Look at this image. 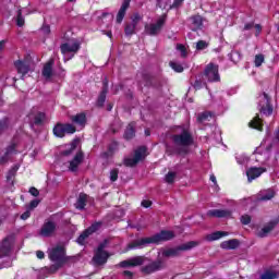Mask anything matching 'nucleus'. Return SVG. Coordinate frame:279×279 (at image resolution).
<instances>
[{
	"mask_svg": "<svg viewBox=\"0 0 279 279\" xmlns=\"http://www.w3.org/2000/svg\"><path fill=\"white\" fill-rule=\"evenodd\" d=\"M177 134L170 136L172 144L165 143L166 154L168 156H181V158H186L191 154V145L195 144V138L191 132L189 125L182 124L175 126Z\"/></svg>",
	"mask_w": 279,
	"mask_h": 279,
	"instance_id": "1",
	"label": "nucleus"
},
{
	"mask_svg": "<svg viewBox=\"0 0 279 279\" xmlns=\"http://www.w3.org/2000/svg\"><path fill=\"white\" fill-rule=\"evenodd\" d=\"M145 263H148V265H145ZM119 267H121L122 269H126L128 267H141L140 271L141 274H143V276H151V274L162 271L166 265L165 260H162L161 258L153 260L151 258L146 256H134L129 259L120 262Z\"/></svg>",
	"mask_w": 279,
	"mask_h": 279,
	"instance_id": "2",
	"label": "nucleus"
},
{
	"mask_svg": "<svg viewBox=\"0 0 279 279\" xmlns=\"http://www.w3.org/2000/svg\"><path fill=\"white\" fill-rule=\"evenodd\" d=\"M175 239V232L170 230H161L159 233L154 234L153 236L140 238L131 241L125 251L130 252L132 250H143V247H147L148 245H158V243H162V241H171Z\"/></svg>",
	"mask_w": 279,
	"mask_h": 279,
	"instance_id": "3",
	"label": "nucleus"
},
{
	"mask_svg": "<svg viewBox=\"0 0 279 279\" xmlns=\"http://www.w3.org/2000/svg\"><path fill=\"white\" fill-rule=\"evenodd\" d=\"M48 258L51 263H58V265H66L69 260H75V257L66 256V248L62 245L52 247L48 253Z\"/></svg>",
	"mask_w": 279,
	"mask_h": 279,
	"instance_id": "4",
	"label": "nucleus"
},
{
	"mask_svg": "<svg viewBox=\"0 0 279 279\" xmlns=\"http://www.w3.org/2000/svg\"><path fill=\"white\" fill-rule=\"evenodd\" d=\"M199 243L197 241H190L179 246L163 250L161 254L165 258H175L180 256L181 252H190V250H193V247H197Z\"/></svg>",
	"mask_w": 279,
	"mask_h": 279,
	"instance_id": "5",
	"label": "nucleus"
},
{
	"mask_svg": "<svg viewBox=\"0 0 279 279\" xmlns=\"http://www.w3.org/2000/svg\"><path fill=\"white\" fill-rule=\"evenodd\" d=\"M167 25V14H162L156 23L145 24L144 32L146 36H159L162 27Z\"/></svg>",
	"mask_w": 279,
	"mask_h": 279,
	"instance_id": "6",
	"label": "nucleus"
},
{
	"mask_svg": "<svg viewBox=\"0 0 279 279\" xmlns=\"http://www.w3.org/2000/svg\"><path fill=\"white\" fill-rule=\"evenodd\" d=\"M257 108L264 117H271V114H274V106L271 105V97H269V94L264 92L263 95L259 96Z\"/></svg>",
	"mask_w": 279,
	"mask_h": 279,
	"instance_id": "7",
	"label": "nucleus"
},
{
	"mask_svg": "<svg viewBox=\"0 0 279 279\" xmlns=\"http://www.w3.org/2000/svg\"><path fill=\"white\" fill-rule=\"evenodd\" d=\"M201 77H205L209 83L220 82L221 76H219V65L210 62L205 66L204 73L201 74Z\"/></svg>",
	"mask_w": 279,
	"mask_h": 279,
	"instance_id": "8",
	"label": "nucleus"
},
{
	"mask_svg": "<svg viewBox=\"0 0 279 279\" xmlns=\"http://www.w3.org/2000/svg\"><path fill=\"white\" fill-rule=\"evenodd\" d=\"M53 135L57 138H64L65 134H75L77 129L71 123H57L52 129Z\"/></svg>",
	"mask_w": 279,
	"mask_h": 279,
	"instance_id": "9",
	"label": "nucleus"
},
{
	"mask_svg": "<svg viewBox=\"0 0 279 279\" xmlns=\"http://www.w3.org/2000/svg\"><path fill=\"white\" fill-rule=\"evenodd\" d=\"M14 247V238L11 235L4 238L0 243V258H10Z\"/></svg>",
	"mask_w": 279,
	"mask_h": 279,
	"instance_id": "10",
	"label": "nucleus"
},
{
	"mask_svg": "<svg viewBox=\"0 0 279 279\" xmlns=\"http://www.w3.org/2000/svg\"><path fill=\"white\" fill-rule=\"evenodd\" d=\"M109 258H110V253H108V251L94 250V256L92 258V263L93 265H95V267H101L102 265H106V263H108Z\"/></svg>",
	"mask_w": 279,
	"mask_h": 279,
	"instance_id": "11",
	"label": "nucleus"
},
{
	"mask_svg": "<svg viewBox=\"0 0 279 279\" xmlns=\"http://www.w3.org/2000/svg\"><path fill=\"white\" fill-rule=\"evenodd\" d=\"M84 162V150L80 148L77 153L74 155L73 159L70 160L69 171L72 173H77L80 171V165Z\"/></svg>",
	"mask_w": 279,
	"mask_h": 279,
	"instance_id": "12",
	"label": "nucleus"
},
{
	"mask_svg": "<svg viewBox=\"0 0 279 279\" xmlns=\"http://www.w3.org/2000/svg\"><path fill=\"white\" fill-rule=\"evenodd\" d=\"M279 223V217L270 220L268 223H266L262 230L258 231L257 236H259V239H265L267 236H269V233L272 232V230H276V227Z\"/></svg>",
	"mask_w": 279,
	"mask_h": 279,
	"instance_id": "13",
	"label": "nucleus"
},
{
	"mask_svg": "<svg viewBox=\"0 0 279 279\" xmlns=\"http://www.w3.org/2000/svg\"><path fill=\"white\" fill-rule=\"evenodd\" d=\"M154 74H151L148 71H142L141 72V80L137 81V84L141 88V90H143V85L145 86V88H151V84L154 82Z\"/></svg>",
	"mask_w": 279,
	"mask_h": 279,
	"instance_id": "14",
	"label": "nucleus"
},
{
	"mask_svg": "<svg viewBox=\"0 0 279 279\" xmlns=\"http://www.w3.org/2000/svg\"><path fill=\"white\" fill-rule=\"evenodd\" d=\"M57 225L56 222L49 220L46 221L41 229L39 230L40 236H44L45 239H49V236H53V233L56 232Z\"/></svg>",
	"mask_w": 279,
	"mask_h": 279,
	"instance_id": "15",
	"label": "nucleus"
},
{
	"mask_svg": "<svg viewBox=\"0 0 279 279\" xmlns=\"http://www.w3.org/2000/svg\"><path fill=\"white\" fill-rule=\"evenodd\" d=\"M60 49L63 56H66V53H77L81 49V45L78 41H74V43L68 41V43L61 44Z\"/></svg>",
	"mask_w": 279,
	"mask_h": 279,
	"instance_id": "16",
	"label": "nucleus"
},
{
	"mask_svg": "<svg viewBox=\"0 0 279 279\" xmlns=\"http://www.w3.org/2000/svg\"><path fill=\"white\" fill-rule=\"evenodd\" d=\"M80 137H75L71 143L65 144V149L60 151V156H63L65 158H69V156H73L75 149H77V145H80Z\"/></svg>",
	"mask_w": 279,
	"mask_h": 279,
	"instance_id": "17",
	"label": "nucleus"
},
{
	"mask_svg": "<svg viewBox=\"0 0 279 279\" xmlns=\"http://www.w3.org/2000/svg\"><path fill=\"white\" fill-rule=\"evenodd\" d=\"M45 119H47V114L43 111H38L36 114H29V126L34 129V126H40L45 123Z\"/></svg>",
	"mask_w": 279,
	"mask_h": 279,
	"instance_id": "18",
	"label": "nucleus"
},
{
	"mask_svg": "<svg viewBox=\"0 0 279 279\" xmlns=\"http://www.w3.org/2000/svg\"><path fill=\"white\" fill-rule=\"evenodd\" d=\"M70 121L77 125L81 130H84L86 128V123L88 122V119L86 118V113L81 112L76 113L75 116L70 117Z\"/></svg>",
	"mask_w": 279,
	"mask_h": 279,
	"instance_id": "19",
	"label": "nucleus"
},
{
	"mask_svg": "<svg viewBox=\"0 0 279 279\" xmlns=\"http://www.w3.org/2000/svg\"><path fill=\"white\" fill-rule=\"evenodd\" d=\"M108 95V78H105L102 81V88L101 92L97 98L96 106L97 108H104L106 104V96Z\"/></svg>",
	"mask_w": 279,
	"mask_h": 279,
	"instance_id": "20",
	"label": "nucleus"
},
{
	"mask_svg": "<svg viewBox=\"0 0 279 279\" xmlns=\"http://www.w3.org/2000/svg\"><path fill=\"white\" fill-rule=\"evenodd\" d=\"M207 217H216V219H223V218L232 217V210L210 209L207 211Z\"/></svg>",
	"mask_w": 279,
	"mask_h": 279,
	"instance_id": "21",
	"label": "nucleus"
},
{
	"mask_svg": "<svg viewBox=\"0 0 279 279\" xmlns=\"http://www.w3.org/2000/svg\"><path fill=\"white\" fill-rule=\"evenodd\" d=\"M265 171H267L266 168L259 167H251L247 169L246 171V175H247V180L248 182H252L253 180H256V178H260V175H263V173H265Z\"/></svg>",
	"mask_w": 279,
	"mask_h": 279,
	"instance_id": "22",
	"label": "nucleus"
},
{
	"mask_svg": "<svg viewBox=\"0 0 279 279\" xmlns=\"http://www.w3.org/2000/svg\"><path fill=\"white\" fill-rule=\"evenodd\" d=\"M132 0H123L122 5L120 7L118 14H117V23L121 25L123 23V19H125V14L128 12V9L130 8V3Z\"/></svg>",
	"mask_w": 279,
	"mask_h": 279,
	"instance_id": "23",
	"label": "nucleus"
},
{
	"mask_svg": "<svg viewBox=\"0 0 279 279\" xmlns=\"http://www.w3.org/2000/svg\"><path fill=\"white\" fill-rule=\"evenodd\" d=\"M53 64H56V61L53 59H49V61L44 65L41 75L46 80H51V77H53Z\"/></svg>",
	"mask_w": 279,
	"mask_h": 279,
	"instance_id": "24",
	"label": "nucleus"
},
{
	"mask_svg": "<svg viewBox=\"0 0 279 279\" xmlns=\"http://www.w3.org/2000/svg\"><path fill=\"white\" fill-rule=\"evenodd\" d=\"M276 197V191L268 189L260 191L257 196L258 202H269Z\"/></svg>",
	"mask_w": 279,
	"mask_h": 279,
	"instance_id": "25",
	"label": "nucleus"
},
{
	"mask_svg": "<svg viewBox=\"0 0 279 279\" xmlns=\"http://www.w3.org/2000/svg\"><path fill=\"white\" fill-rule=\"evenodd\" d=\"M192 32H198L204 26V19L202 15H192L190 17Z\"/></svg>",
	"mask_w": 279,
	"mask_h": 279,
	"instance_id": "26",
	"label": "nucleus"
},
{
	"mask_svg": "<svg viewBox=\"0 0 279 279\" xmlns=\"http://www.w3.org/2000/svg\"><path fill=\"white\" fill-rule=\"evenodd\" d=\"M14 66L17 71V73H20L22 75V80L25 77V75H27L29 73V65L27 63L23 62V60L14 61Z\"/></svg>",
	"mask_w": 279,
	"mask_h": 279,
	"instance_id": "27",
	"label": "nucleus"
},
{
	"mask_svg": "<svg viewBox=\"0 0 279 279\" xmlns=\"http://www.w3.org/2000/svg\"><path fill=\"white\" fill-rule=\"evenodd\" d=\"M135 136H136V126L134 122H130L124 130L123 138L124 141H132V138H134Z\"/></svg>",
	"mask_w": 279,
	"mask_h": 279,
	"instance_id": "28",
	"label": "nucleus"
},
{
	"mask_svg": "<svg viewBox=\"0 0 279 279\" xmlns=\"http://www.w3.org/2000/svg\"><path fill=\"white\" fill-rule=\"evenodd\" d=\"M214 117H215V112L203 111L197 114L196 121H197V123H199L202 125V124L206 123V121H210V119H213Z\"/></svg>",
	"mask_w": 279,
	"mask_h": 279,
	"instance_id": "29",
	"label": "nucleus"
},
{
	"mask_svg": "<svg viewBox=\"0 0 279 279\" xmlns=\"http://www.w3.org/2000/svg\"><path fill=\"white\" fill-rule=\"evenodd\" d=\"M86 202H88V195L81 193L74 204L76 210H84L86 208Z\"/></svg>",
	"mask_w": 279,
	"mask_h": 279,
	"instance_id": "30",
	"label": "nucleus"
},
{
	"mask_svg": "<svg viewBox=\"0 0 279 279\" xmlns=\"http://www.w3.org/2000/svg\"><path fill=\"white\" fill-rule=\"evenodd\" d=\"M147 146H138L135 150H134V159L138 162L145 160V157L147 156Z\"/></svg>",
	"mask_w": 279,
	"mask_h": 279,
	"instance_id": "31",
	"label": "nucleus"
},
{
	"mask_svg": "<svg viewBox=\"0 0 279 279\" xmlns=\"http://www.w3.org/2000/svg\"><path fill=\"white\" fill-rule=\"evenodd\" d=\"M167 84V81L159 76H153V83L150 85V88H154L155 90L162 92V86Z\"/></svg>",
	"mask_w": 279,
	"mask_h": 279,
	"instance_id": "32",
	"label": "nucleus"
},
{
	"mask_svg": "<svg viewBox=\"0 0 279 279\" xmlns=\"http://www.w3.org/2000/svg\"><path fill=\"white\" fill-rule=\"evenodd\" d=\"M239 245H241V241H239L238 239H232L229 241H223L220 244V247L222 250H236V247H239Z\"/></svg>",
	"mask_w": 279,
	"mask_h": 279,
	"instance_id": "33",
	"label": "nucleus"
},
{
	"mask_svg": "<svg viewBox=\"0 0 279 279\" xmlns=\"http://www.w3.org/2000/svg\"><path fill=\"white\" fill-rule=\"evenodd\" d=\"M19 171V165L13 166L7 173V182L14 186V178H16V173Z\"/></svg>",
	"mask_w": 279,
	"mask_h": 279,
	"instance_id": "34",
	"label": "nucleus"
},
{
	"mask_svg": "<svg viewBox=\"0 0 279 279\" xmlns=\"http://www.w3.org/2000/svg\"><path fill=\"white\" fill-rule=\"evenodd\" d=\"M229 60H231V62H233V64H239V62H241V59L243 58V54H241V51L239 50H232L229 54H228Z\"/></svg>",
	"mask_w": 279,
	"mask_h": 279,
	"instance_id": "35",
	"label": "nucleus"
},
{
	"mask_svg": "<svg viewBox=\"0 0 279 279\" xmlns=\"http://www.w3.org/2000/svg\"><path fill=\"white\" fill-rule=\"evenodd\" d=\"M222 236H228V232L226 231H216L213 232L211 234H208L206 240L207 241H219V239H222Z\"/></svg>",
	"mask_w": 279,
	"mask_h": 279,
	"instance_id": "36",
	"label": "nucleus"
},
{
	"mask_svg": "<svg viewBox=\"0 0 279 279\" xmlns=\"http://www.w3.org/2000/svg\"><path fill=\"white\" fill-rule=\"evenodd\" d=\"M250 128H253V130H258L259 132H263V120H260V117L256 116L250 123Z\"/></svg>",
	"mask_w": 279,
	"mask_h": 279,
	"instance_id": "37",
	"label": "nucleus"
},
{
	"mask_svg": "<svg viewBox=\"0 0 279 279\" xmlns=\"http://www.w3.org/2000/svg\"><path fill=\"white\" fill-rule=\"evenodd\" d=\"M136 24L134 23H129L124 26V34L125 36L130 37V36H134V34H136Z\"/></svg>",
	"mask_w": 279,
	"mask_h": 279,
	"instance_id": "38",
	"label": "nucleus"
},
{
	"mask_svg": "<svg viewBox=\"0 0 279 279\" xmlns=\"http://www.w3.org/2000/svg\"><path fill=\"white\" fill-rule=\"evenodd\" d=\"M10 129V118L3 117L0 119V136L5 132V130Z\"/></svg>",
	"mask_w": 279,
	"mask_h": 279,
	"instance_id": "39",
	"label": "nucleus"
},
{
	"mask_svg": "<svg viewBox=\"0 0 279 279\" xmlns=\"http://www.w3.org/2000/svg\"><path fill=\"white\" fill-rule=\"evenodd\" d=\"M101 226H104L101 221L94 222L90 227L85 229V231H87L88 235L90 236V234H95V232H98V230L101 229Z\"/></svg>",
	"mask_w": 279,
	"mask_h": 279,
	"instance_id": "40",
	"label": "nucleus"
},
{
	"mask_svg": "<svg viewBox=\"0 0 279 279\" xmlns=\"http://www.w3.org/2000/svg\"><path fill=\"white\" fill-rule=\"evenodd\" d=\"M191 86L194 87V90H202V88H204V86H208L206 84V82L202 81V78H196L195 82H191Z\"/></svg>",
	"mask_w": 279,
	"mask_h": 279,
	"instance_id": "41",
	"label": "nucleus"
},
{
	"mask_svg": "<svg viewBox=\"0 0 279 279\" xmlns=\"http://www.w3.org/2000/svg\"><path fill=\"white\" fill-rule=\"evenodd\" d=\"M16 25L17 27H23L25 25V17H23V10H17V16H16Z\"/></svg>",
	"mask_w": 279,
	"mask_h": 279,
	"instance_id": "42",
	"label": "nucleus"
},
{
	"mask_svg": "<svg viewBox=\"0 0 279 279\" xmlns=\"http://www.w3.org/2000/svg\"><path fill=\"white\" fill-rule=\"evenodd\" d=\"M123 165H124V167L134 168V167H136V165H138V161L134 157L133 158H124Z\"/></svg>",
	"mask_w": 279,
	"mask_h": 279,
	"instance_id": "43",
	"label": "nucleus"
},
{
	"mask_svg": "<svg viewBox=\"0 0 279 279\" xmlns=\"http://www.w3.org/2000/svg\"><path fill=\"white\" fill-rule=\"evenodd\" d=\"M170 66L175 71V73H182L184 71V66L179 62L170 61Z\"/></svg>",
	"mask_w": 279,
	"mask_h": 279,
	"instance_id": "44",
	"label": "nucleus"
},
{
	"mask_svg": "<svg viewBox=\"0 0 279 279\" xmlns=\"http://www.w3.org/2000/svg\"><path fill=\"white\" fill-rule=\"evenodd\" d=\"M119 149V142L112 141L108 146H107V151L111 153L114 155V151Z\"/></svg>",
	"mask_w": 279,
	"mask_h": 279,
	"instance_id": "45",
	"label": "nucleus"
},
{
	"mask_svg": "<svg viewBox=\"0 0 279 279\" xmlns=\"http://www.w3.org/2000/svg\"><path fill=\"white\" fill-rule=\"evenodd\" d=\"M108 245H110V240L109 239H105L102 242H100L96 248V251L98 252H106V247H108Z\"/></svg>",
	"mask_w": 279,
	"mask_h": 279,
	"instance_id": "46",
	"label": "nucleus"
},
{
	"mask_svg": "<svg viewBox=\"0 0 279 279\" xmlns=\"http://www.w3.org/2000/svg\"><path fill=\"white\" fill-rule=\"evenodd\" d=\"M263 62H265V54L259 53L255 56L254 64L255 66H263Z\"/></svg>",
	"mask_w": 279,
	"mask_h": 279,
	"instance_id": "47",
	"label": "nucleus"
},
{
	"mask_svg": "<svg viewBox=\"0 0 279 279\" xmlns=\"http://www.w3.org/2000/svg\"><path fill=\"white\" fill-rule=\"evenodd\" d=\"M90 235L88 234V232L85 230L82 232V234L77 238L76 243H78V245H84L86 239H88Z\"/></svg>",
	"mask_w": 279,
	"mask_h": 279,
	"instance_id": "48",
	"label": "nucleus"
},
{
	"mask_svg": "<svg viewBox=\"0 0 279 279\" xmlns=\"http://www.w3.org/2000/svg\"><path fill=\"white\" fill-rule=\"evenodd\" d=\"M208 43L206 40H198L196 43V51H204V49H208Z\"/></svg>",
	"mask_w": 279,
	"mask_h": 279,
	"instance_id": "49",
	"label": "nucleus"
},
{
	"mask_svg": "<svg viewBox=\"0 0 279 279\" xmlns=\"http://www.w3.org/2000/svg\"><path fill=\"white\" fill-rule=\"evenodd\" d=\"M175 172H168L165 177L167 184H173L175 182Z\"/></svg>",
	"mask_w": 279,
	"mask_h": 279,
	"instance_id": "50",
	"label": "nucleus"
},
{
	"mask_svg": "<svg viewBox=\"0 0 279 279\" xmlns=\"http://www.w3.org/2000/svg\"><path fill=\"white\" fill-rule=\"evenodd\" d=\"M235 160H236L238 165H247V162H250V157L240 155V156L235 157Z\"/></svg>",
	"mask_w": 279,
	"mask_h": 279,
	"instance_id": "51",
	"label": "nucleus"
},
{
	"mask_svg": "<svg viewBox=\"0 0 279 279\" xmlns=\"http://www.w3.org/2000/svg\"><path fill=\"white\" fill-rule=\"evenodd\" d=\"M141 21H143V16L141 15V13H134L131 16V23H133V25H138V23H141Z\"/></svg>",
	"mask_w": 279,
	"mask_h": 279,
	"instance_id": "52",
	"label": "nucleus"
},
{
	"mask_svg": "<svg viewBox=\"0 0 279 279\" xmlns=\"http://www.w3.org/2000/svg\"><path fill=\"white\" fill-rule=\"evenodd\" d=\"M242 226H250L252 223V217L250 215H243L240 218Z\"/></svg>",
	"mask_w": 279,
	"mask_h": 279,
	"instance_id": "53",
	"label": "nucleus"
},
{
	"mask_svg": "<svg viewBox=\"0 0 279 279\" xmlns=\"http://www.w3.org/2000/svg\"><path fill=\"white\" fill-rule=\"evenodd\" d=\"M10 267H12V258L10 257L0 263V269H8Z\"/></svg>",
	"mask_w": 279,
	"mask_h": 279,
	"instance_id": "54",
	"label": "nucleus"
},
{
	"mask_svg": "<svg viewBox=\"0 0 279 279\" xmlns=\"http://www.w3.org/2000/svg\"><path fill=\"white\" fill-rule=\"evenodd\" d=\"M177 49L178 51H180L181 58H186V56H189V53L186 52V47L184 45L178 44Z\"/></svg>",
	"mask_w": 279,
	"mask_h": 279,
	"instance_id": "55",
	"label": "nucleus"
},
{
	"mask_svg": "<svg viewBox=\"0 0 279 279\" xmlns=\"http://www.w3.org/2000/svg\"><path fill=\"white\" fill-rule=\"evenodd\" d=\"M110 181L111 182H117V180H119V169H112L110 171Z\"/></svg>",
	"mask_w": 279,
	"mask_h": 279,
	"instance_id": "56",
	"label": "nucleus"
},
{
	"mask_svg": "<svg viewBox=\"0 0 279 279\" xmlns=\"http://www.w3.org/2000/svg\"><path fill=\"white\" fill-rule=\"evenodd\" d=\"M53 263L54 264L50 266V271H52L53 274H56L58 269H62V267H64V264H58V262H53Z\"/></svg>",
	"mask_w": 279,
	"mask_h": 279,
	"instance_id": "57",
	"label": "nucleus"
},
{
	"mask_svg": "<svg viewBox=\"0 0 279 279\" xmlns=\"http://www.w3.org/2000/svg\"><path fill=\"white\" fill-rule=\"evenodd\" d=\"M29 217H32V209H26V211H24L20 218L23 220V221H27V219H29Z\"/></svg>",
	"mask_w": 279,
	"mask_h": 279,
	"instance_id": "58",
	"label": "nucleus"
},
{
	"mask_svg": "<svg viewBox=\"0 0 279 279\" xmlns=\"http://www.w3.org/2000/svg\"><path fill=\"white\" fill-rule=\"evenodd\" d=\"M40 31L43 32V34H45L46 36H49V34H51V26L44 24L40 27Z\"/></svg>",
	"mask_w": 279,
	"mask_h": 279,
	"instance_id": "59",
	"label": "nucleus"
},
{
	"mask_svg": "<svg viewBox=\"0 0 279 279\" xmlns=\"http://www.w3.org/2000/svg\"><path fill=\"white\" fill-rule=\"evenodd\" d=\"M38 204H40V201H38V199H33V201L29 203V205L27 206V208H28L29 210H34V208H37Z\"/></svg>",
	"mask_w": 279,
	"mask_h": 279,
	"instance_id": "60",
	"label": "nucleus"
},
{
	"mask_svg": "<svg viewBox=\"0 0 279 279\" xmlns=\"http://www.w3.org/2000/svg\"><path fill=\"white\" fill-rule=\"evenodd\" d=\"M112 156L114 155H112L110 150H107L100 154V158H102V160H108L109 158H112Z\"/></svg>",
	"mask_w": 279,
	"mask_h": 279,
	"instance_id": "61",
	"label": "nucleus"
},
{
	"mask_svg": "<svg viewBox=\"0 0 279 279\" xmlns=\"http://www.w3.org/2000/svg\"><path fill=\"white\" fill-rule=\"evenodd\" d=\"M28 193H31V195H33V197H38V195H40V192L38 191V189L32 186L29 190H28Z\"/></svg>",
	"mask_w": 279,
	"mask_h": 279,
	"instance_id": "62",
	"label": "nucleus"
},
{
	"mask_svg": "<svg viewBox=\"0 0 279 279\" xmlns=\"http://www.w3.org/2000/svg\"><path fill=\"white\" fill-rule=\"evenodd\" d=\"M8 160H10V155H7L4 153V155L2 157H0V165H5V162H8Z\"/></svg>",
	"mask_w": 279,
	"mask_h": 279,
	"instance_id": "63",
	"label": "nucleus"
},
{
	"mask_svg": "<svg viewBox=\"0 0 279 279\" xmlns=\"http://www.w3.org/2000/svg\"><path fill=\"white\" fill-rule=\"evenodd\" d=\"M184 3V0H174L171 8H180Z\"/></svg>",
	"mask_w": 279,
	"mask_h": 279,
	"instance_id": "64",
	"label": "nucleus"
}]
</instances>
